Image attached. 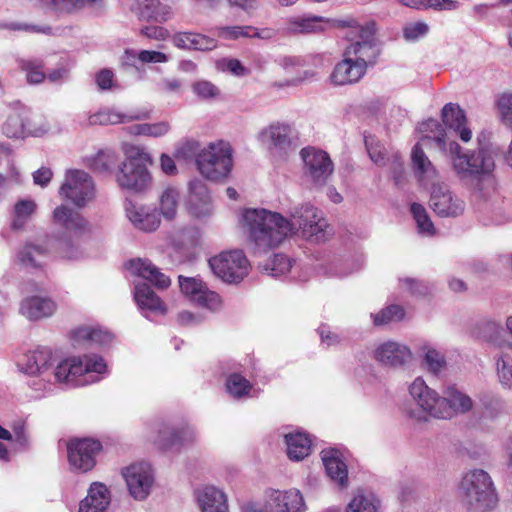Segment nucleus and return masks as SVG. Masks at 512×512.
I'll return each instance as SVG.
<instances>
[{"instance_id": "1", "label": "nucleus", "mask_w": 512, "mask_h": 512, "mask_svg": "<svg viewBox=\"0 0 512 512\" xmlns=\"http://www.w3.org/2000/svg\"><path fill=\"white\" fill-rule=\"evenodd\" d=\"M242 223L256 253H266L298 233L312 242L323 241L327 228L322 212L310 204L295 207L291 220L264 208H249L242 214Z\"/></svg>"}, {"instance_id": "2", "label": "nucleus", "mask_w": 512, "mask_h": 512, "mask_svg": "<svg viewBox=\"0 0 512 512\" xmlns=\"http://www.w3.org/2000/svg\"><path fill=\"white\" fill-rule=\"evenodd\" d=\"M437 147L449 153L452 170L464 184H479L493 175L496 167L498 149L488 143H478L475 148H463L451 141L448 146L444 134L434 137Z\"/></svg>"}, {"instance_id": "3", "label": "nucleus", "mask_w": 512, "mask_h": 512, "mask_svg": "<svg viewBox=\"0 0 512 512\" xmlns=\"http://www.w3.org/2000/svg\"><path fill=\"white\" fill-rule=\"evenodd\" d=\"M125 160L116 173V182L123 190L142 193L152 185V176L148 165L152 163L149 153L138 146L125 151Z\"/></svg>"}, {"instance_id": "4", "label": "nucleus", "mask_w": 512, "mask_h": 512, "mask_svg": "<svg viewBox=\"0 0 512 512\" xmlns=\"http://www.w3.org/2000/svg\"><path fill=\"white\" fill-rule=\"evenodd\" d=\"M106 371L107 365L101 356L84 355L63 360L52 374L57 382L83 386L100 381Z\"/></svg>"}, {"instance_id": "5", "label": "nucleus", "mask_w": 512, "mask_h": 512, "mask_svg": "<svg viewBox=\"0 0 512 512\" xmlns=\"http://www.w3.org/2000/svg\"><path fill=\"white\" fill-rule=\"evenodd\" d=\"M460 490L470 509H492L498 500L493 481L483 469L467 471L462 478Z\"/></svg>"}, {"instance_id": "6", "label": "nucleus", "mask_w": 512, "mask_h": 512, "mask_svg": "<svg viewBox=\"0 0 512 512\" xmlns=\"http://www.w3.org/2000/svg\"><path fill=\"white\" fill-rule=\"evenodd\" d=\"M232 166V147L225 141L210 143L207 148L202 149L197 157L198 170L210 180L217 181L226 178Z\"/></svg>"}, {"instance_id": "7", "label": "nucleus", "mask_w": 512, "mask_h": 512, "mask_svg": "<svg viewBox=\"0 0 512 512\" xmlns=\"http://www.w3.org/2000/svg\"><path fill=\"white\" fill-rule=\"evenodd\" d=\"M59 194L63 199L73 203L78 208H83L95 196V185L92 177L83 170H68L65 179L59 188Z\"/></svg>"}, {"instance_id": "8", "label": "nucleus", "mask_w": 512, "mask_h": 512, "mask_svg": "<svg viewBox=\"0 0 512 512\" xmlns=\"http://www.w3.org/2000/svg\"><path fill=\"white\" fill-rule=\"evenodd\" d=\"M409 394L414 400L417 409H411L408 415L418 422L427 421L428 416L438 418L441 396L431 389L425 381L418 377L409 386Z\"/></svg>"}, {"instance_id": "9", "label": "nucleus", "mask_w": 512, "mask_h": 512, "mask_svg": "<svg viewBox=\"0 0 512 512\" xmlns=\"http://www.w3.org/2000/svg\"><path fill=\"white\" fill-rule=\"evenodd\" d=\"M213 273L228 283L240 282L247 274L249 263L241 250L222 252L209 259Z\"/></svg>"}, {"instance_id": "10", "label": "nucleus", "mask_w": 512, "mask_h": 512, "mask_svg": "<svg viewBox=\"0 0 512 512\" xmlns=\"http://www.w3.org/2000/svg\"><path fill=\"white\" fill-rule=\"evenodd\" d=\"M301 157L304 162L305 176L316 186H323L333 172V163L329 155L312 147L303 148Z\"/></svg>"}, {"instance_id": "11", "label": "nucleus", "mask_w": 512, "mask_h": 512, "mask_svg": "<svg viewBox=\"0 0 512 512\" xmlns=\"http://www.w3.org/2000/svg\"><path fill=\"white\" fill-rule=\"evenodd\" d=\"M264 512H305L307 507L298 489H268L265 492Z\"/></svg>"}, {"instance_id": "12", "label": "nucleus", "mask_w": 512, "mask_h": 512, "mask_svg": "<svg viewBox=\"0 0 512 512\" xmlns=\"http://www.w3.org/2000/svg\"><path fill=\"white\" fill-rule=\"evenodd\" d=\"M52 222L56 227L62 229L61 235L82 237L92 231L88 220L80 212L65 204H61L53 210Z\"/></svg>"}, {"instance_id": "13", "label": "nucleus", "mask_w": 512, "mask_h": 512, "mask_svg": "<svg viewBox=\"0 0 512 512\" xmlns=\"http://www.w3.org/2000/svg\"><path fill=\"white\" fill-rule=\"evenodd\" d=\"M102 448L98 440L84 438L71 440L67 446L68 460L72 467L87 472L91 470L95 464V457Z\"/></svg>"}, {"instance_id": "14", "label": "nucleus", "mask_w": 512, "mask_h": 512, "mask_svg": "<svg viewBox=\"0 0 512 512\" xmlns=\"http://www.w3.org/2000/svg\"><path fill=\"white\" fill-rule=\"evenodd\" d=\"M157 433L154 443L161 450L165 451L179 449L180 447L192 444L198 437L195 428L187 424L175 427L167 423H162L158 426Z\"/></svg>"}, {"instance_id": "15", "label": "nucleus", "mask_w": 512, "mask_h": 512, "mask_svg": "<svg viewBox=\"0 0 512 512\" xmlns=\"http://www.w3.org/2000/svg\"><path fill=\"white\" fill-rule=\"evenodd\" d=\"M430 206L440 217H458L464 213L465 202L446 184H433Z\"/></svg>"}, {"instance_id": "16", "label": "nucleus", "mask_w": 512, "mask_h": 512, "mask_svg": "<svg viewBox=\"0 0 512 512\" xmlns=\"http://www.w3.org/2000/svg\"><path fill=\"white\" fill-rule=\"evenodd\" d=\"M179 286L181 291L197 305L216 311L221 307L220 296L208 289L202 280L194 277L179 276Z\"/></svg>"}, {"instance_id": "17", "label": "nucleus", "mask_w": 512, "mask_h": 512, "mask_svg": "<svg viewBox=\"0 0 512 512\" xmlns=\"http://www.w3.org/2000/svg\"><path fill=\"white\" fill-rule=\"evenodd\" d=\"M473 408L471 397L455 385L447 386L440 398L438 419H451L469 413Z\"/></svg>"}, {"instance_id": "18", "label": "nucleus", "mask_w": 512, "mask_h": 512, "mask_svg": "<svg viewBox=\"0 0 512 512\" xmlns=\"http://www.w3.org/2000/svg\"><path fill=\"white\" fill-rule=\"evenodd\" d=\"M123 476L130 494L135 499L143 500L148 496L154 481L152 469L148 463L140 462L128 466Z\"/></svg>"}, {"instance_id": "19", "label": "nucleus", "mask_w": 512, "mask_h": 512, "mask_svg": "<svg viewBox=\"0 0 512 512\" xmlns=\"http://www.w3.org/2000/svg\"><path fill=\"white\" fill-rule=\"evenodd\" d=\"M124 208L127 219L135 229L150 233L159 228L161 219L156 208L139 205L130 200L125 202Z\"/></svg>"}, {"instance_id": "20", "label": "nucleus", "mask_w": 512, "mask_h": 512, "mask_svg": "<svg viewBox=\"0 0 512 512\" xmlns=\"http://www.w3.org/2000/svg\"><path fill=\"white\" fill-rule=\"evenodd\" d=\"M373 356L380 364L393 368L403 367L412 360L411 350L406 345L394 341L378 345Z\"/></svg>"}, {"instance_id": "21", "label": "nucleus", "mask_w": 512, "mask_h": 512, "mask_svg": "<svg viewBox=\"0 0 512 512\" xmlns=\"http://www.w3.org/2000/svg\"><path fill=\"white\" fill-rule=\"evenodd\" d=\"M259 138L270 151L281 156L292 148V128L288 124H271L260 132Z\"/></svg>"}, {"instance_id": "22", "label": "nucleus", "mask_w": 512, "mask_h": 512, "mask_svg": "<svg viewBox=\"0 0 512 512\" xmlns=\"http://www.w3.org/2000/svg\"><path fill=\"white\" fill-rule=\"evenodd\" d=\"M55 362L52 350L47 347H38L24 355L19 364L21 370L30 375L44 376Z\"/></svg>"}, {"instance_id": "23", "label": "nucleus", "mask_w": 512, "mask_h": 512, "mask_svg": "<svg viewBox=\"0 0 512 512\" xmlns=\"http://www.w3.org/2000/svg\"><path fill=\"white\" fill-rule=\"evenodd\" d=\"M188 208L197 218L206 217L212 212L211 197L206 184L200 179L189 182Z\"/></svg>"}, {"instance_id": "24", "label": "nucleus", "mask_w": 512, "mask_h": 512, "mask_svg": "<svg viewBox=\"0 0 512 512\" xmlns=\"http://www.w3.org/2000/svg\"><path fill=\"white\" fill-rule=\"evenodd\" d=\"M321 458L328 477L339 487L346 488L349 483L348 469L342 454L335 448L324 449Z\"/></svg>"}, {"instance_id": "25", "label": "nucleus", "mask_w": 512, "mask_h": 512, "mask_svg": "<svg viewBox=\"0 0 512 512\" xmlns=\"http://www.w3.org/2000/svg\"><path fill=\"white\" fill-rule=\"evenodd\" d=\"M366 73L363 66L355 62L344 52V58L333 69L330 79L335 85L357 83Z\"/></svg>"}, {"instance_id": "26", "label": "nucleus", "mask_w": 512, "mask_h": 512, "mask_svg": "<svg viewBox=\"0 0 512 512\" xmlns=\"http://www.w3.org/2000/svg\"><path fill=\"white\" fill-rule=\"evenodd\" d=\"M111 502L108 488L94 482L88 489L87 496L80 502L78 512H106Z\"/></svg>"}, {"instance_id": "27", "label": "nucleus", "mask_w": 512, "mask_h": 512, "mask_svg": "<svg viewBox=\"0 0 512 512\" xmlns=\"http://www.w3.org/2000/svg\"><path fill=\"white\" fill-rule=\"evenodd\" d=\"M126 268L143 279L148 280L157 288L164 289L170 285V279L148 260L133 259L126 264Z\"/></svg>"}, {"instance_id": "28", "label": "nucleus", "mask_w": 512, "mask_h": 512, "mask_svg": "<svg viewBox=\"0 0 512 512\" xmlns=\"http://www.w3.org/2000/svg\"><path fill=\"white\" fill-rule=\"evenodd\" d=\"M442 120L446 126L453 129L463 142H469L472 138V131L466 127V115L459 105L454 103L446 104L442 109Z\"/></svg>"}, {"instance_id": "29", "label": "nucleus", "mask_w": 512, "mask_h": 512, "mask_svg": "<svg viewBox=\"0 0 512 512\" xmlns=\"http://www.w3.org/2000/svg\"><path fill=\"white\" fill-rule=\"evenodd\" d=\"M55 303L45 297L32 296L21 301L19 312L29 320L48 317L55 311Z\"/></svg>"}, {"instance_id": "30", "label": "nucleus", "mask_w": 512, "mask_h": 512, "mask_svg": "<svg viewBox=\"0 0 512 512\" xmlns=\"http://www.w3.org/2000/svg\"><path fill=\"white\" fill-rule=\"evenodd\" d=\"M149 118L150 112L146 110L126 115L113 110L105 109L89 115L87 118V125H115L133 120H145Z\"/></svg>"}, {"instance_id": "31", "label": "nucleus", "mask_w": 512, "mask_h": 512, "mask_svg": "<svg viewBox=\"0 0 512 512\" xmlns=\"http://www.w3.org/2000/svg\"><path fill=\"white\" fill-rule=\"evenodd\" d=\"M48 257V249L33 242H27L16 252V262L24 268L34 269L42 267Z\"/></svg>"}, {"instance_id": "32", "label": "nucleus", "mask_w": 512, "mask_h": 512, "mask_svg": "<svg viewBox=\"0 0 512 512\" xmlns=\"http://www.w3.org/2000/svg\"><path fill=\"white\" fill-rule=\"evenodd\" d=\"M197 500L202 512H228L226 495L213 486L199 490Z\"/></svg>"}, {"instance_id": "33", "label": "nucleus", "mask_w": 512, "mask_h": 512, "mask_svg": "<svg viewBox=\"0 0 512 512\" xmlns=\"http://www.w3.org/2000/svg\"><path fill=\"white\" fill-rule=\"evenodd\" d=\"M134 11L142 20L165 22L170 18L169 8L159 0H135Z\"/></svg>"}, {"instance_id": "34", "label": "nucleus", "mask_w": 512, "mask_h": 512, "mask_svg": "<svg viewBox=\"0 0 512 512\" xmlns=\"http://www.w3.org/2000/svg\"><path fill=\"white\" fill-rule=\"evenodd\" d=\"M345 53L355 62L362 65L364 70H367L368 65L375 63L379 55V49L371 41H357L347 47Z\"/></svg>"}, {"instance_id": "35", "label": "nucleus", "mask_w": 512, "mask_h": 512, "mask_svg": "<svg viewBox=\"0 0 512 512\" xmlns=\"http://www.w3.org/2000/svg\"><path fill=\"white\" fill-rule=\"evenodd\" d=\"M329 21L321 16L304 15L293 17L288 21L287 30L292 33L310 34L324 30Z\"/></svg>"}, {"instance_id": "36", "label": "nucleus", "mask_w": 512, "mask_h": 512, "mask_svg": "<svg viewBox=\"0 0 512 512\" xmlns=\"http://www.w3.org/2000/svg\"><path fill=\"white\" fill-rule=\"evenodd\" d=\"M287 455L293 461H300L311 452V439L302 432L289 433L285 435Z\"/></svg>"}, {"instance_id": "37", "label": "nucleus", "mask_w": 512, "mask_h": 512, "mask_svg": "<svg viewBox=\"0 0 512 512\" xmlns=\"http://www.w3.org/2000/svg\"><path fill=\"white\" fill-rule=\"evenodd\" d=\"M134 298L141 310L165 313V305L146 283L135 285Z\"/></svg>"}, {"instance_id": "38", "label": "nucleus", "mask_w": 512, "mask_h": 512, "mask_svg": "<svg viewBox=\"0 0 512 512\" xmlns=\"http://www.w3.org/2000/svg\"><path fill=\"white\" fill-rule=\"evenodd\" d=\"M411 159L414 171L421 182L426 183L436 177V169L419 143L412 148Z\"/></svg>"}, {"instance_id": "39", "label": "nucleus", "mask_w": 512, "mask_h": 512, "mask_svg": "<svg viewBox=\"0 0 512 512\" xmlns=\"http://www.w3.org/2000/svg\"><path fill=\"white\" fill-rule=\"evenodd\" d=\"M495 360L499 382L503 387L512 389V343L502 345Z\"/></svg>"}, {"instance_id": "40", "label": "nucleus", "mask_w": 512, "mask_h": 512, "mask_svg": "<svg viewBox=\"0 0 512 512\" xmlns=\"http://www.w3.org/2000/svg\"><path fill=\"white\" fill-rule=\"evenodd\" d=\"M78 238L79 237L59 235L54 246L56 255L65 260L81 259L84 253L80 245L75 241V239Z\"/></svg>"}, {"instance_id": "41", "label": "nucleus", "mask_w": 512, "mask_h": 512, "mask_svg": "<svg viewBox=\"0 0 512 512\" xmlns=\"http://www.w3.org/2000/svg\"><path fill=\"white\" fill-rule=\"evenodd\" d=\"M36 210L37 204L34 200H18L13 208L11 228L13 230L22 229Z\"/></svg>"}, {"instance_id": "42", "label": "nucleus", "mask_w": 512, "mask_h": 512, "mask_svg": "<svg viewBox=\"0 0 512 512\" xmlns=\"http://www.w3.org/2000/svg\"><path fill=\"white\" fill-rule=\"evenodd\" d=\"M26 108L13 110L2 125V132L8 138H25Z\"/></svg>"}, {"instance_id": "43", "label": "nucleus", "mask_w": 512, "mask_h": 512, "mask_svg": "<svg viewBox=\"0 0 512 512\" xmlns=\"http://www.w3.org/2000/svg\"><path fill=\"white\" fill-rule=\"evenodd\" d=\"M118 159L114 151L101 150L88 160L89 167L96 173H111L117 165Z\"/></svg>"}, {"instance_id": "44", "label": "nucleus", "mask_w": 512, "mask_h": 512, "mask_svg": "<svg viewBox=\"0 0 512 512\" xmlns=\"http://www.w3.org/2000/svg\"><path fill=\"white\" fill-rule=\"evenodd\" d=\"M73 339L76 343H80L81 341H91L100 345H105L112 341L113 335L101 328L81 327L74 330Z\"/></svg>"}, {"instance_id": "45", "label": "nucleus", "mask_w": 512, "mask_h": 512, "mask_svg": "<svg viewBox=\"0 0 512 512\" xmlns=\"http://www.w3.org/2000/svg\"><path fill=\"white\" fill-rule=\"evenodd\" d=\"M216 35L225 40H237L241 37H259L266 36L260 34L256 28L252 26H223L216 29Z\"/></svg>"}, {"instance_id": "46", "label": "nucleus", "mask_w": 512, "mask_h": 512, "mask_svg": "<svg viewBox=\"0 0 512 512\" xmlns=\"http://www.w3.org/2000/svg\"><path fill=\"white\" fill-rule=\"evenodd\" d=\"M25 115V137H39L49 131L50 126L44 116L33 114L28 109H26Z\"/></svg>"}, {"instance_id": "47", "label": "nucleus", "mask_w": 512, "mask_h": 512, "mask_svg": "<svg viewBox=\"0 0 512 512\" xmlns=\"http://www.w3.org/2000/svg\"><path fill=\"white\" fill-rule=\"evenodd\" d=\"M252 389L250 382L238 373H233L226 380L227 393L234 399H241L249 395Z\"/></svg>"}, {"instance_id": "48", "label": "nucleus", "mask_w": 512, "mask_h": 512, "mask_svg": "<svg viewBox=\"0 0 512 512\" xmlns=\"http://www.w3.org/2000/svg\"><path fill=\"white\" fill-rule=\"evenodd\" d=\"M19 66L25 72L29 84H39L46 77L43 71L44 63L40 59H22Z\"/></svg>"}, {"instance_id": "49", "label": "nucleus", "mask_w": 512, "mask_h": 512, "mask_svg": "<svg viewBox=\"0 0 512 512\" xmlns=\"http://www.w3.org/2000/svg\"><path fill=\"white\" fill-rule=\"evenodd\" d=\"M410 211L413 215V218L416 222L418 231L421 234H425L427 236H432L435 234V227L433 222L430 219V216L427 213V210L419 203H413L411 205Z\"/></svg>"}, {"instance_id": "50", "label": "nucleus", "mask_w": 512, "mask_h": 512, "mask_svg": "<svg viewBox=\"0 0 512 512\" xmlns=\"http://www.w3.org/2000/svg\"><path fill=\"white\" fill-rule=\"evenodd\" d=\"M405 311L399 305H389L375 314H371L375 326H383L392 322L400 321L404 318Z\"/></svg>"}, {"instance_id": "51", "label": "nucleus", "mask_w": 512, "mask_h": 512, "mask_svg": "<svg viewBox=\"0 0 512 512\" xmlns=\"http://www.w3.org/2000/svg\"><path fill=\"white\" fill-rule=\"evenodd\" d=\"M169 130L170 124L167 121L136 124L130 127V133L134 135H144L156 138L166 135Z\"/></svg>"}, {"instance_id": "52", "label": "nucleus", "mask_w": 512, "mask_h": 512, "mask_svg": "<svg viewBox=\"0 0 512 512\" xmlns=\"http://www.w3.org/2000/svg\"><path fill=\"white\" fill-rule=\"evenodd\" d=\"M179 193L175 188H166L160 197V209L166 219H173L177 212Z\"/></svg>"}, {"instance_id": "53", "label": "nucleus", "mask_w": 512, "mask_h": 512, "mask_svg": "<svg viewBox=\"0 0 512 512\" xmlns=\"http://www.w3.org/2000/svg\"><path fill=\"white\" fill-rule=\"evenodd\" d=\"M291 268L290 259L284 254H275L270 263L264 266V270L271 276L278 277L287 273Z\"/></svg>"}, {"instance_id": "54", "label": "nucleus", "mask_w": 512, "mask_h": 512, "mask_svg": "<svg viewBox=\"0 0 512 512\" xmlns=\"http://www.w3.org/2000/svg\"><path fill=\"white\" fill-rule=\"evenodd\" d=\"M445 358L437 350L427 348L424 355V364L433 374H437L445 365Z\"/></svg>"}, {"instance_id": "55", "label": "nucleus", "mask_w": 512, "mask_h": 512, "mask_svg": "<svg viewBox=\"0 0 512 512\" xmlns=\"http://www.w3.org/2000/svg\"><path fill=\"white\" fill-rule=\"evenodd\" d=\"M497 105L502 122L512 128V93L501 95Z\"/></svg>"}, {"instance_id": "56", "label": "nucleus", "mask_w": 512, "mask_h": 512, "mask_svg": "<svg viewBox=\"0 0 512 512\" xmlns=\"http://www.w3.org/2000/svg\"><path fill=\"white\" fill-rule=\"evenodd\" d=\"M400 283L404 289L415 296H424L429 293L430 287L427 283L415 278H402Z\"/></svg>"}, {"instance_id": "57", "label": "nucleus", "mask_w": 512, "mask_h": 512, "mask_svg": "<svg viewBox=\"0 0 512 512\" xmlns=\"http://www.w3.org/2000/svg\"><path fill=\"white\" fill-rule=\"evenodd\" d=\"M365 145L370 159L378 166L386 164V149L385 147L374 140H365Z\"/></svg>"}, {"instance_id": "58", "label": "nucleus", "mask_w": 512, "mask_h": 512, "mask_svg": "<svg viewBox=\"0 0 512 512\" xmlns=\"http://www.w3.org/2000/svg\"><path fill=\"white\" fill-rule=\"evenodd\" d=\"M200 144L197 141L189 140L182 143L176 150V156L183 160L195 159L197 163V157L201 153Z\"/></svg>"}, {"instance_id": "59", "label": "nucleus", "mask_w": 512, "mask_h": 512, "mask_svg": "<svg viewBox=\"0 0 512 512\" xmlns=\"http://www.w3.org/2000/svg\"><path fill=\"white\" fill-rule=\"evenodd\" d=\"M190 44L192 50L210 51L216 48L217 41L204 34L192 32Z\"/></svg>"}, {"instance_id": "60", "label": "nucleus", "mask_w": 512, "mask_h": 512, "mask_svg": "<svg viewBox=\"0 0 512 512\" xmlns=\"http://www.w3.org/2000/svg\"><path fill=\"white\" fill-rule=\"evenodd\" d=\"M346 512H376V507L369 499L359 494L348 504Z\"/></svg>"}, {"instance_id": "61", "label": "nucleus", "mask_w": 512, "mask_h": 512, "mask_svg": "<svg viewBox=\"0 0 512 512\" xmlns=\"http://www.w3.org/2000/svg\"><path fill=\"white\" fill-rule=\"evenodd\" d=\"M429 31V27L424 22L410 23L404 28V37L408 41H416L425 36Z\"/></svg>"}, {"instance_id": "62", "label": "nucleus", "mask_w": 512, "mask_h": 512, "mask_svg": "<svg viewBox=\"0 0 512 512\" xmlns=\"http://www.w3.org/2000/svg\"><path fill=\"white\" fill-rule=\"evenodd\" d=\"M194 93L202 99H212L218 96V88L209 81H199L193 85Z\"/></svg>"}, {"instance_id": "63", "label": "nucleus", "mask_w": 512, "mask_h": 512, "mask_svg": "<svg viewBox=\"0 0 512 512\" xmlns=\"http://www.w3.org/2000/svg\"><path fill=\"white\" fill-rule=\"evenodd\" d=\"M46 8L60 14H70L74 12L72 0H39Z\"/></svg>"}, {"instance_id": "64", "label": "nucleus", "mask_w": 512, "mask_h": 512, "mask_svg": "<svg viewBox=\"0 0 512 512\" xmlns=\"http://www.w3.org/2000/svg\"><path fill=\"white\" fill-rule=\"evenodd\" d=\"M138 61L143 64L166 63L168 61V56L160 51L141 50L138 53Z\"/></svg>"}]
</instances>
